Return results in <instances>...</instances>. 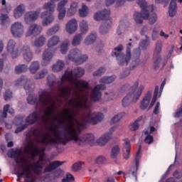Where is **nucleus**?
<instances>
[{
  "label": "nucleus",
  "mask_w": 182,
  "mask_h": 182,
  "mask_svg": "<svg viewBox=\"0 0 182 182\" xmlns=\"http://www.w3.org/2000/svg\"><path fill=\"white\" fill-rule=\"evenodd\" d=\"M75 108H65L63 116L58 118L59 123H65L63 134L60 131H55L54 132V138H50L49 134H44L42 136V141L44 144H66L68 141L74 140L75 143L78 146H83V144H90L93 146L96 143V138L92 134H86L85 135L79 136L82 129L85 127L86 123H92V124H97L99 122H102L105 116L102 113H95L92 112H87L82 114V117L77 121L76 117L79 114Z\"/></svg>",
  "instance_id": "nucleus-1"
},
{
  "label": "nucleus",
  "mask_w": 182,
  "mask_h": 182,
  "mask_svg": "<svg viewBox=\"0 0 182 182\" xmlns=\"http://www.w3.org/2000/svg\"><path fill=\"white\" fill-rule=\"evenodd\" d=\"M57 103H62V101L60 99L53 98L50 93L45 90H41L39 91V103L37 105L36 108L40 110V112L39 114L36 112H33L26 118V122L28 124H33L37 120H41L45 124L50 123L52 125L50 127V130L52 132L53 134L49 132H42L41 129H34L31 133V139L28 143L26 147L32 144L38 151H41L42 149L45 150V148L40 149L38 147L39 144H43V146L53 145L43 143L42 137L45 136V134H48L50 139H54L55 132H59V130H58V124H63V122H59V118L63 116L65 109L58 114H56V110H58V107H59Z\"/></svg>",
  "instance_id": "nucleus-3"
},
{
  "label": "nucleus",
  "mask_w": 182,
  "mask_h": 182,
  "mask_svg": "<svg viewBox=\"0 0 182 182\" xmlns=\"http://www.w3.org/2000/svg\"><path fill=\"white\" fill-rule=\"evenodd\" d=\"M151 96L152 94L150 91H149L145 95L140 103V109L141 110H146V109L149 107V105H150V100H151Z\"/></svg>",
  "instance_id": "nucleus-20"
},
{
  "label": "nucleus",
  "mask_w": 182,
  "mask_h": 182,
  "mask_svg": "<svg viewBox=\"0 0 182 182\" xmlns=\"http://www.w3.org/2000/svg\"><path fill=\"white\" fill-rule=\"evenodd\" d=\"M6 50L13 58L21 55V50L16 46V41L14 40L11 39L7 42Z\"/></svg>",
  "instance_id": "nucleus-8"
},
{
  "label": "nucleus",
  "mask_w": 182,
  "mask_h": 182,
  "mask_svg": "<svg viewBox=\"0 0 182 182\" xmlns=\"http://www.w3.org/2000/svg\"><path fill=\"white\" fill-rule=\"evenodd\" d=\"M80 18H86L89 15V7L83 4L78 11Z\"/></svg>",
  "instance_id": "nucleus-34"
},
{
  "label": "nucleus",
  "mask_w": 182,
  "mask_h": 182,
  "mask_svg": "<svg viewBox=\"0 0 182 182\" xmlns=\"http://www.w3.org/2000/svg\"><path fill=\"white\" fill-rule=\"evenodd\" d=\"M41 32H42V26L34 23L28 26L25 33V36L26 38L38 36V35H40Z\"/></svg>",
  "instance_id": "nucleus-12"
},
{
  "label": "nucleus",
  "mask_w": 182,
  "mask_h": 182,
  "mask_svg": "<svg viewBox=\"0 0 182 182\" xmlns=\"http://www.w3.org/2000/svg\"><path fill=\"white\" fill-rule=\"evenodd\" d=\"M134 19L136 23H143V19H146L143 17V11L141 13L136 12L134 15Z\"/></svg>",
  "instance_id": "nucleus-45"
},
{
  "label": "nucleus",
  "mask_w": 182,
  "mask_h": 182,
  "mask_svg": "<svg viewBox=\"0 0 182 182\" xmlns=\"http://www.w3.org/2000/svg\"><path fill=\"white\" fill-rule=\"evenodd\" d=\"M15 85H23L26 93L32 92V90H33V87H35V85H33V84H31V81L23 75L21 76L18 79L16 80Z\"/></svg>",
  "instance_id": "nucleus-10"
},
{
  "label": "nucleus",
  "mask_w": 182,
  "mask_h": 182,
  "mask_svg": "<svg viewBox=\"0 0 182 182\" xmlns=\"http://www.w3.org/2000/svg\"><path fill=\"white\" fill-rule=\"evenodd\" d=\"M145 143H147V144H151L153 143V136L151 135H146V137L144 139Z\"/></svg>",
  "instance_id": "nucleus-63"
},
{
  "label": "nucleus",
  "mask_w": 182,
  "mask_h": 182,
  "mask_svg": "<svg viewBox=\"0 0 182 182\" xmlns=\"http://www.w3.org/2000/svg\"><path fill=\"white\" fill-rule=\"evenodd\" d=\"M63 68H65V62L62 60H58L57 62L53 65L52 70L53 72H60V70H63Z\"/></svg>",
  "instance_id": "nucleus-30"
},
{
  "label": "nucleus",
  "mask_w": 182,
  "mask_h": 182,
  "mask_svg": "<svg viewBox=\"0 0 182 182\" xmlns=\"http://www.w3.org/2000/svg\"><path fill=\"white\" fill-rule=\"evenodd\" d=\"M41 12H42V9L41 8L37 9L36 11H29L26 12L23 15L25 24L29 25V23H32V22L38 21V18L41 15Z\"/></svg>",
  "instance_id": "nucleus-7"
},
{
  "label": "nucleus",
  "mask_w": 182,
  "mask_h": 182,
  "mask_svg": "<svg viewBox=\"0 0 182 182\" xmlns=\"http://www.w3.org/2000/svg\"><path fill=\"white\" fill-rule=\"evenodd\" d=\"M62 164H63V162L59 161H53L44 168V173H50V171H53L57 167L62 166Z\"/></svg>",
  "instance_id": "nucleus-25"
},
{
  "label": "nucleus",
  "mask_w": 182,
  "mask_h": 182,
  "mask_svg": "<svg viewBox=\"0 0 182 182\" xmlns=\"http://www.w3.org/2000/svg\"><path fill=\"white\" fill-rule=\"evenodd\" d=\"M28 70V66L25 64L18 65L15 68V72L17 75L23 73Z\"/></svg>",
  "instance_id": "nucleus-43"
},
{
  "label": "nucleus",
  "mask_w": 182,
  "mask_h": 182,
  "mask_svg": "<svg viewBox=\"0 0 182 182\" xmlns=\"http://www.w3.org/2000/svg\"><path fill=\"white\" fill-rule=\"evenodd\" d=\"M85 75V68L77 67L73 70H67L61 77V85L58 87L59 97H63L68 105V109L89 110V97L94 102L100 100L101 90L106 89L105 84L97 85L90 92L89 83L85 80H77Z\"/></svg>",
  "instance_id": "nucleus-2"
},
{
  "label": "nucleus",
  "mask_w": 182,
  "mask_h": 182,
  "mask_svg": "<svg viewBox=\"0 0 182 182\" xmlns=\"http://www.w3.org/2000/svg\"><path fill=\"white\" fill-rule=\"evenodd\" d=\"M55 82H56V77L53 75H50L47 77V85L51 87L55 85Z\"/></svg>",
  "instance_id": "nucleus-50"
},
{
  "label": "nucleus",
  "mask_w": 182,
  "mask_h": 182,
  "mask_svg": "<svg viewBox=\"0 0 182 182\" xmlns=\"http://www.w3.org/2000/svg\"><path fill=\"white\" fill-rule=\"evenodd\" d=\"M129 75H130V70H126L125 71L122 72L120 74L119 77H120V79H124V78L127 77V76H129Z\"/></svg>",
  "instance_id": "nucleus-61"
},
{
  "label": "nucleus",
  "mask_w": 182,
  "mask_h": 182,
  "mask_svg": "<svg viewBox=\"0 0 182 182\" xmlns=\"http://www.w3.org/2000/svg\"><path fill=\"white\" fill-rule=\"evenodd\" d=\"M23 120V118L22 117H16L13 123L14 124H16V126H19V124H22Z\"/></svg>",
  "instance_id": "nucleus-62"
},
{
  "label": "nucleus",
  "mask_w": 182,
  "mask_h": 182,
  "mask_svg": "<svg viewBox=\"0 0 182 182\" xmlns=\"http://www.w3.org/2000/svg\"><path fill=\"white\" fill-rule=\"evenodd\" d=\"M141 150V146L139 145V149L136 154V157H135V164L132 166L129 171V176H132L133 177L135 178L136 181H137V171H139V160H140V151Z\"/></svg>",
  "instance_id": "nucleus-11"
},
{
  "label": "nucleus",
  "mask_w": 182,
  "mask_h": 182,
  "mask_svg": "<svg viewBox=\"0 0 182 182\" xmlns=\"http://www.w3.org/2000/svg\"><path fill=\"white\" fill-rule=\"evenodd\" d=\"M123 50V46L122 45H119L118 46L115 47L114 49L113 50L112 53V56H114L116 58L117 56H119L120 55V52Z\"/></svg>",
  "instance_id": "nucleus-49"
},
{
  "label": "nucleus",
  "mask_w": 182,
  "mask_h": 182,
  "mask_svg": "<svg viewBox=\"0 0 182 182\" xmlns=\"http://www.w3.org/2000/svg\"><path fill=\"white\" fill-rule=\"evenodd\" d=\"M70 46V41H63L60 47V52L63 55H65V53H66L68 52V50H69V46Z\"/></svg>",
  "instance_id": "nucleus-39"
},
{
  "label": "nucleus",
  "mask_w": 182,
  "mask_h": 182,
  "mask_svg": "<svg viewBox=\"0 0 182 182\" xmlns=\"http://www.w3.org/2000/svg\"><path fill=\"white\" fill-rule=\"evenodd\" d=\"M80 168H82V164H80V162L74 164L72 167L73 171H78Z\"/></svg>",
  "instance_id": "nucleus-59"
},
{
  "label": "nucleus",
  "mask_w": 182,
  "mask_h": 182,
  "mask_svg": "<svg viewBox=\"0 0 182 182\" xmlns=\"http://www.w3.org/2000/svg\"><path fill=\"white\" fill-rule=\"evenodd\" d=\"M137 87H139L138 90ZM128 89H129V92L122 100L123 107H129L132 103H136L140 99V96L144 90V85H139V81L136 80L131 87L129 84H126L122 87L123 92H126Z\"/></svg>",
  "instance_id": "nucleus-4"
},
{
  "label": "nucleus",
  "mask_w": 182,
  "mask_h": 182,
  "mask_svg": "<svg viewBox=\"0 0 182 182\" xmlns=\"http://www.w3.org/2000/svg\"><path fill=\"white\" fill-rule=\"evenodd\" d=\"M11 32L14 38H22L25 33V27L22 23L16 21L11 26Z\"/></svg>",
  "instance_id": "nucleus-9"
},
{
  "label": "nucleus",
  "mask_w": 182,
  "mask_h": 182,
  "mask_svg": "<svg viewBox=\"0 0 182 182\" xmlns=\"http://www.w3.org/2000/svg\"><path fill=\"white\" fill-rule=\"evenodd\" d=\"M114 92L110 91L109 92H105V99L107 102H110L114 99Z\"/></svg>",
  "instance_id": "nucleus-51"
},
{
  "label": "nucleus",
  "mask_w": 182,
  "mask_h": 182,
  "mask_svg": "<svg viewBox=\"0 0 182 182\" xmlns=\"http://www.w3.org/2000/svg\"><path fill=\"white\" fill-rule=\"evenodd\" d=\"M60 29V26L59 24L55 25L54 26L48 28L46 31L47 36H52V35H55L59 32Z\"/></svg>",
  "instance_id": "nucleus-35"
},
{
  "label": "nucleus",
  "mask_w": 182,
  "mask_h": 182,
  "mask_svg": "<svg viewBox=\"0 0 182 182\" xmlns=\"http://www.w3.org/2000/svg\"><path fill=\"white\" fill-rule=\"evenodd\" d=\"M116 80V77L114 75L112 76H105L100 78V83H105V85H109L113 83V81Z\"/></svg>",
  "instance_id": "nucleus-37"
},
{
  "label": "nucleus",
  "mask_w": 182,
  "mask_h": 182,
  "mask_svg": "<svg viewBox=\"0 0 182 182\" xmlns=\"http://www.w3.org/2000/svg\"><path fill=\"white\" fill-rule=\"evenodd\" d=\"M132 44L131 43H128L127 46L126 55L123 53H119V55L115 57L117 58V64L119 66H127L132 60Z\"/></svg>",
  "instance_id": "nucleus-6"
},
{
  "label": "nucleus",
  "mask_w": 182,
  "mask_h": 182,
  "mask_svg": "<svg viewBox=\"0 0 182 182\" xmlns=\"http://www.w3.org/2000/svg\"><path fill=\"white\" fill-rule=\"evenodd\" d=\"M159 31H157V28H154L152 31V40L156 41L157 39V33Z\"/></svg>",
  "instance_id": "nucleus-64"
},
{
  "label": "nucleus",
  "mask_w": 182,
  "mask_h": 182,
  "mask_svg": "<svg viewBox=\"0 0 182 182\" xmlns=\"http://www.w3.org/2000/svg\"><path fill=\"white\" fill-rule=\"evenodd\" d=\"M45 43H46V37L43 35L36 38L33 42V45L36 48H43V46H45Z\"/></svg>",
  "instance_id": "nucleus-27"
},
{
  "label": "nucleus",
  "mask_w": 182,
  "mask_h": 182,
  "mask_svg": "<svg viewBox=\"0 0 182 182\" xmlns=\"http://www.w3.org/2000/svg\"><path fill=\"white\" fill-rule=\"evenodd\" d=\"M89 59V56L87 55H82L78 57V60H77V63L78 65H82V63H85Z\"/></svg>",
  "instance_id": "nucleus-52"
},
{
  "label": "nucleus",
  "mask_w": 182,
  "mask_h": 182,
  "mask_svg": "<svg viewBox=\"0 0 182 182\" xmlns=\"http://www.w3.org/2000/svg\"><path fill=\"white\" fill-rule=\"evenodd\" d=\"M97 38V36L96 35V33H90L85 39L84 41L85 45L89 46V45H92V43H95Z\"/></svg>",
  "instance_id": "nucleus-32"
},
{
  "label": "nucleus",
  "mask_w": 182,
  "mask_h": 182,
  "mask_svg": "<svg viewBox=\"0 0 182 182\" xmlns=\"http://www.w3.org/2000/svg\"><path fill=\"white\" fill-rule=\"evenodd\" d=\"M0 23L1 25H3V26L9 25L11 23V20L9 19L8 14H3L0 16Z\"/></svg>",
  "instance_id": "nucleus-41"
},
{
  "label": "nucleus",
  "mask_w": 182,
  "mask_h": 182,
  "mask_svg": "<svg viewBox=\"0 0 182 182\" xmlns=\"http://www.w3.org/2000/svg\"><path fill=\"white\" fill-rule=\"evenodd\" d=\"M136 4L141 8L142 18L149 19V23L154 25L157 21V14L154 11L153 5L147 6V2L145 0H137Z\"/></svg>",
  "instance_id": "nucleus-5"
},
{
  "label": "nucleus",
  "mask_w": 182,
  "mask_h": 182,
  "mask_svg": "<svg viewBox=\"0 0 182 182\" xmlns=\"http://www.w3.org/2000/svg\"><path fill=\"white\" fill-rule=\"evenodd\" d=\"M60 43V37L59 36H53L47 41L46 46L48 49H53Z\"/></svg>",
  "instance_id": "nucleus-19"
},
{
  "label": "nucleus",
  "mask_w": 182,
  "mask_h": 182,
  "mask_svg": "<svg viewBox=\"0 0 182 182\" xmlns=\"http://www.w3.org/2000/svg\"><path fill=\"white\" fill-rule=\"evenodd\" d=\"M124 116V112H122L120 114H117V115L114 116L111 119V123L112 124H114L115 123H117L122 120L123 117Z\"/></svg>",
  "instance_id": "nucleus-48"
},
{
  "label": "nucleus",
  "mask_w": 182,
  "mask_h": 182,
  "mask_svg": "<svg viewBox=\"0 0 182 182\" xmlns=\"http://www.w3.org/2000/svg\"><path fill=\"white\" fill-rule=\"evenodd\" d=\"M12 99V92L11 90H6L4 93V100L8 102Z\"/></svg>",
  "instance_id": "nucleus-58"
},
{
  "label": "nucleus",
  "mask_w": 182,
  "mask_h": 182,
  "mask_svg": "<svg viewBox=\"0 0 182 182\" xmlns=\"http://www.w3.org/2000/svg\"><path fill=\"white\" fill-rule=\"evenodd\" d=\"M25 11H26V8L25 7V5L19 4L14 10V17L16 19H19V18H21L23 14H25Z\"/></svg>",
  "instance_id": "nucleus-24"
},
{
  "label": "nucleus",
  "mask_w": 182,
  "mask_h": 182,
  "mask_svg": "<svg viewBox=\"0 0 182 182\" xmlns=\"http://www.w3.org/2000/svg\"><path fill=\"white\" fill-rule=\"evenodd\" d=\"M82 41H83V36H82V34H77L74 36L72 40L73 46H79V45L82 43Z\"/></svg>",
  "instance_id": "nucleus-36"
},
{
  "label": "nucleus",
  "mask_w": 182,
  "mask_h": 182,
  "mask_svg": "<svg viewBox=\"0 0 182 182\" xmlns=\"http://www.w3.org/2000/svg\"><path fill=\"white\" fill-rule=\"evenodd\" d=\"M149 45H150V41H149V38L146 37L145 40H143L139 43V49H142V50H146V49L149 48Z\"/></svg>",
  "instance_id": "nucleus-46"
},
{
  "label": "nucleus",
  "mask_w": 182,
  "mask_h": 182,
  "mask_svg": "<svg viewBox=\"0 0 182 182\" xmlns=\"http://www.w3.org/2000/svg\"><path fill=\"white\" fill-rule=\"evenodd\" d=\"M112 26V19L108 18L105 21L102 22V23L100 26V33L101 35H106L109 32V29Z\"/></svg>",
  "instance_id": "nucleus-21"
},
{
  "label": "nucleus",
  "mask_w": 182,
  "mask_h": 182,
  "mask_svg": "<svg viewBox=\"0 0 182 182\" xmlns=\"http://www.w3.org/2000/svg\"><path fill=\"white\" fill-rule=\"evenodd\" d=\"M112 139L111 134H105L101 136L97 141L98 146H105L109 140Z\"/></svg>",
  "instance_id": "nucleus-28"
},
{
  "label": "nucleus",
  "mask_w": 182,
  "mask_h": 182,
  "mask_svg": "<svg viewBox=\"0 0 182 182\" xmlns=\"http://www.w3.org/2000/svg\"><path fill=\"white\" fill-rule=\"evenodd\" d=\"M82 55V51L77 48H74L70 50L68 53V59L72 62H75L77 63L79 57Z\"/></svg>",
  "instance_id": "nucleus-22"
},
{
  "label": "nucleus",
  "mask_w": 182,
  "mask_h": 182,
  "mask_svg": "<svg viewBox=\"0 0 182 182\" xmlns=\"http://www.w3.org/2000/svg\"><path fill=\"white\" fill-rule=\"evenodd\" d=\"M120 153V146L119 145H115L112 150L111 157L112 159H116L119 154Z\"/></svg>",
  "instance_id": "nucleus-47"
},
{
  "label": "nucleus",
  "mask_w": 182,
  "mask_h": 182,
  "mask_svg": "<svg viewBox=\"0 0 182 182\" xmlns=\"http://www.w3.org/2000/svg\"><path fill=\"white\" fill-rule=\"evenodd\" d=\"M139 124L137 122H134L132 124H129V129L130 130V132H136V130H137L139 127Z\"/></svg>",
  "instance_id": "nucleus-56"
},
{
  "label": "nucleus",
  "mask_w": 182,
  "mask_h": 182,
  "mask_svg": "<svg viewBox=\"0 0 182 182\" xmlns=\"http://www.w3.org/2000/svg\"><path fill=\"white\" fill-rule=\"evenodd\" d=\"M177 5L176 4V0H171L169 6V16L173 17L177 13Z\"/></svg>",
  "instance_id": "nucleus-33"
},
{
  "label": "nucleus",
  "mask_w": 182,
  "mask_h": 182,
  "mask_svg": "<svg viewBox=\"0 0 182 182\" xmlns=\"http://www.w3.org/2000/svg\"><path fill=\"white\" fill-rule=\"evenodd\" d=\"M53 56H55V53L53 51L50 50V48L45 49L42 55L43 66H46V65H49V63L52 62V59H53Z\"/></svg>",
  "instance_id": "nucleus-14"
},
{
  "label": "nucleus",
  "mask_w": 182,
  "mask_h": 182,
  "mask_svg": "<svg viewBox=\"0 0 182 182\" xmlns=\"http://www.w3.org/2000/svg\"><path fill=\"white\" fill-rule=\"evenodd\" d=\"M40 16L41 19H43L42 21L43 26L51 25L55 21V14L50 13L48 11H44L41 14Z\"/></svg>",
  "instance_id": "nucleus-13"
},
{
  "label": "nucleus",
  "mask_w": 182,
  "mask_h": 182,
  "mask_svg": "<svg viewBox=\"0 0 182 182\" xmlns=\"http://www.w3.org/2000/svg\"><path fill=\"white\" fill-rule=\"evenodd\" d=\"M55 8L56 4H55V1H52L45 3L42 6V9L44 11H48L50 14H53V12H55Z\"/></svg>",
  "instance_id": "nucleus-26"
},
{
  "label": "nucleus",
  "mask_w": 182,
  "mask_h": 182,
  "mask_svg": "<svg viewBox=\"0 0 182 182\" xmlns=\"http://www.w3.org/2000/svg\"><path fill=\"white\" fill-rule=\"evenodd\" d=\"M58 12V19L59 21H63L65 19V16H66V11L65 10H57Z\"/></svg>",
  "instance_id": "nucleus-57"
},
{
  "label": "nucleus",
  "mask_w": 182,
  "mask_h": 182,
  "mask_svg": "<svg viewBox=\"0 0 182 182\" xmlns=\"http://www.w3.org/2000/svg\"><path fill=\"white\" fill-rule=\"evenodd\" d=\"M27 102L29 103V105H35L36 103V100L31 95H28L27 97Z\"/></svg>",
  "instance_id": "nucleus-60"
},
{
  "label": "nucleus",
  "mask_w": 182,
  "mask_h": 182,
  "mask_svg": "<svg viewBox=\"0 0 182 182\" xmlns=\"http://www.w3.org/2000/svg\"><path fill=\"white\" fill-rule=\"evenodd\" d=\"M110 16V10H103L95 14L94 19L95 21H102V19H109Z\"/></svg>",
  "instance_id": "nucleus-23"
},
{
  "label": "nucleus",
  "mask_w": 182,
  "mask_h": 182,
  "mask_svg": "<svg viewBox=\"0 0 182 182\" xmlns=\"http://www.w3.org/2000/svg\"><path fill=\"white\" fill-rule=\"evenodd\" d=\"M159 96V86L156 85L155 87V91L154 92V96H153V98H152V100L149 105V109H151V107H153L157 100V97Z\"/></svg>",
  "instance_id": "nucleus-42"
},
{
  "label": "nucleus",
  "mask_w": 182,
  "mask_h": 182,
  "mask_svg": "<svg viewBox=\"0 0 182 182\" xmlns=\"http://www.w3.org/2000/svg\"><path fill=\"white\" fill-rule=\"evenodd\" d=\"M65 31L70 35L75 33L77 31V21L75 18L68 21L65 25Z\"/></svg>",
  "instance_id": "nucleus-17"
},
{
  "label": "nucleus",
  "mask_w": 182,
  "mask_h": 182,
  "mask_svg": "<svg viewBox=\"0 0 182 182\" xmlns=\"http://www.w3.org/2000/svg\"><path fill=\"white\" fill-rule=\"evenodd\" d=\"M105 72H106V69L105 68H100L97 71L93 73V77H97L98 76H102Z\"/></svg>",
  "instance_id": "nucleus-54"
},
{
  "label": "nucleus",
  "mask_w": 182,
  "mask_h": 182,
  "mask_svg": "<svg viewBox=\"0 0 182 182\" xmlns=\"http://www.w3.org/2000/svg\"><path fill=\"white\" fill-rule=\"evenodd\" d=\"M107 160L106 159V157L103 156H100L96 158L95 159V164H105Z\"/></svg>",
  "instance_id": "nucleus-55"
},
{
  "label": "nucleus",
  "mask_w": 182,
  "mask_h": 182,
  "mask_svg": "<svg viewBox=\"0 0 182 182\" xmlns=\"http://www.w3.org/2000/svg\"><path fill=\"white\" fill-rule=\"evenodd\" d=\"M77 6L78 5L77 2H73L67 11V16H73V15L77 12Z\"/></svg>",
  "instance_id": "nucleus-31"
},
{
  "label": "nucleus",
  "mask_w": 182,
  "mask_h": 182,
  "mask_svg": "<svg viewBox=\"0 0 182 182\" xmlns=\"http://www.w3.org/2000/svg\"><path fill=\"white\" fill-rule=\"evenodd\" d=\"M46 75H48V70L46 69H43L40 71H38L34 76V78L36 80H39L41 79H43V77H45V76H46Z\"/></svg>",
  "instance_id": "nucleus-44"
},
{
  "label": "nucleus",
  "mask_w": 182,
  "mask_h": 182,
  "mask_svg": "<svg viewBox=\"0 0 182 182\" xmlns=\"http://www.w3.org/2000/svg\"><path fill=\"white\" fill-rule=\"evenodd\" d=\"M69 4L68 0H60L57 4V11H66V5Z\"/></svg>",
  "instance_id": "nucleus-40"
},
{
  "label": "nucleus",
  "mask_w": 182,
  "mask_h": 182,
  "mask_svg": "<svg viewBox=\"0 0 182 182\" xmlns=\"http://www.w3.org/2000/svg\"><path fill=\"white\" fill-rule=\"evenodd\" d=\"M8 113H9V114H11V116H14V114H15V110H14L12 107H11V105H6L4 107L3 112H0V123H2L4 122V119H6Z\"/></svg>",
  "instance_id": "nucleus-18"
},
{
  "label": "nucleus",
  "mask_w": 182,
  "mask_h": 182,
  "mask_svg": "<svg viewBox=\"0 0 182 182\" xmlns=\"http://www.w3.org/2000/svg\"><path fill=\"white\" fill-rule=\"evenodd\" d=\"M163 43L161 41H157L156 44L154 55H159V53H161Z\"/></svg>",
  "instance_id": "nucleus-53"
},
{
  "label": "nucleus",
  "mask_w": 182,
  "mask_h": 182,
  "mask_svg": "<svg viewBox=\"0 0 182 182\" xmlns=\"http://www.w3.org/2000/svg\"><path fill=\"white\" fill-rule=\"evenodd\" d=\"M124 145L122 148V156L124 160H129L130 159V156H132L130 153V149H132V145L130 144V140L127 138L124 139Z\"/></svg>",
  "instance_id": "nucleus-16"
},
{
  "label": "nucleus",
  "mask_w": 182,
  "mask_h": 182,
  "mask_svg": "<svg viewBox=\"0 0 182 182\" xmlns=\"http://www.w3.org/2000/svg\"><path fill=\"white\" fill-rule=\"evenodd\" d=\"M80 31L81 33H87V31H89V24L87 21L82 20L80 23Z\"/></svg>",
  "instance_id": "nucleus-38"
},
{
  "label": "nucleus",
  "mask_w": 182,
  "mask_h": 182,
  "mask_svg": "<svg viewBox=\"0 0 182 182\" xmlns=\"http://www.w3.org/2000/svg\"><path fill=\"white\" fill-rule=\"evenodd\" d=\"M39 69H41L39 61H33L28 68V70L31 75H35Z\"/></svg>",
  "instance_id": "nucleus-29"
},
{
  "label": "nucleus",
  "mask_w": 182,
  "mask_h": 182,
  "mask_svg": "<svg viewBox=\"0 0 182 182\" xmlns=\"http://www.w3.org/2000/svg\"><path fill=\"white\" fill-rule=\"evenodd\" d=\"M21 53H22L23 60L26 61V63H29L32 59H33V53L29 46L24 45L21 48Z\"/></svg>",
  "instance_id": "nucleus-15"
}]
</instances>
